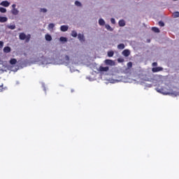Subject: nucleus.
<instances>
[{"label": "nucleus", "mask_w": 179, "mask_h": 179, "mask_svg": "<svg viewBox=\"0 0 179 179\" xmlns=\"http://www.w3.org/2000/svg\"><path fill=\"white\" fill-rule=\"evenodd\" d=\"M20 40H25V43H29L30 41V38H31V36L30 34H28L26 36V34L21 33L20 34Z\"/></svg>", "instance_id": "1"}, {"label": "nucleus", "mask_w": 179, "mask_h": 179, "mask_svg": "<svg viewBox=\"0 0 179 179\" xmlns=\"http://www.w3.org/2000/svg\"><path fill=\"white\" fill-rule=\"evenodd\" d=\"M105 64L106 65H109L110 66H114V65H115V62L111 59H106Z\"/></svg>", "instance_id": "2"}, {"label": "nucleus", "mask_w": 179, "mask_h": 179, "mask_svg": "<svg viewBox=\"0 0 179 179\" xmlns=\"http://www.w3.org/2000/svg\"><path fill=\"white\" fill-rule=\"evenodd\" d=\"M152 72L156 73V72H160L163 71V67H154L152 69Z\"/></svg>", "instance_id": "3"}, {"label": "nucleus", "mask_w": 179, "mask_h": 179, "mask_svg": "<svg viewBox=\"0 0 179 179\" xmlns=\"http://www.w3.org/2000/svg\"><path fill=\"white\" fill-rule=\"evenodd\" d=\"M0 5L1 6H5V8H8L10 5V3H9L8 1H2Z\"/></svg>", "instance_id": "4"}, {"label": "nucleus", "mask_w": 179, "mask_h": 179, "mask_svg": "<svg viewBox=\"0 0 179 179\" xmlns=\"http://www.w3.org/2000/svg\"><path fill=\"white\" fill-rule=\"evenodd\" d=\"M130 54L131 52L128 49H126L122 52V55H124V57H129Z\"/></svg>", "instance_id": "5"}, {"label": "nucleus", "mask_w": 179, "mask_h": 179, "mask_svg": "<svg viewBox=\"0 0 179 179\" xmlns=\"http://www.w3.org/2000/svg\"><path fill=\"white\" fill-rule=\"evenodd\" d=\"M110 69V68L108 66H106V67H103V66H100L99 67V71L101 72H108V71Z\"/></svg>", "instance_id": "6"}, {"label": "nucleus", "mask_w": 179, "mask_h": 179, "mask_svg": "<svg viewBox=\"0 0 179 179\" xmlns=\"http://www.w3.org/2000/svg\"><path fill=\"white\" fill-rule=\"evenodd\" d=\"M68 29H69V27L66 25H62L60 27L61 31H68Z\"/></svg>", "instance_id": "7"}, {"label": "nucleus", "mask_w": 179, "mask_h": 179, "mask_svg": "<svg viewBox=\"0 0 179 179\" xmlns=\"http://www.w3.org/2000/svg\"><path fill=\"white\" fill-rule=\"evenodd\" d=\"M10 51H11V49L9 46H6L3 48V52H6V54H8V53L10 52Z\"/></svg>", "instance_id": "8"}, {"label": "nucleus", "mask_w": 179, "mask_h": 179, "mask_svg": "<svg viewBox=\"0 0 179 179\" xmlns=\"http://www.w3.org/2000/svg\"><path fill=\"white\" fill-rule=\"evenodd\" d=\"M5 22H8V17H0V23H5Z\"/></svg>", "instance_id": "9"}, {"label": "nucleus", "mask_w": 179, "mask_h": 179, "mask_svg": "<svg viewBox=\"0 0 179 179\" xmlns=\"http://www.w3.org/2000/svg\"><path fill=\"white\" fill-rule=\"evenodd\" d=\"M45 38L46 41H51V40H52V37H51V35H50V34H46L45 36Z\"/></svg>", "instance_id": "10"}, {"label": "nucleus", "mask_w": 179, "mask_h": 179, "mask_svg": "<svg viewBox=\"0 0 179 179\" xmlns=\"http://www.w3.org/2000/svg\"><path fill=\"white\" fill-rule=\"evenodd\" d=\"M78 37L80 41H85V36H83V34H79Z\"/></svg>", "instance_id": "11"}, {"label": "nucleus", "mask_w": 179, "mask_h": 179, "mask_svg": "<svg viewBox=\"0 0 179 179\" xmlns=\"http://www.w3.org/2000/svg\"><path fill=\"white\" fill-rule=\"evenodd\" d=\"M119 26L120 27H124V26H125V21L124 20H120L119 21Z\"/></svg>", "instance_id": "12"}, {"label": "nucleus", "mask_w": 179, "mask_h": 179, "mask_svg": "<svg viewBox=\"0 0 179 179\" xmlns=\"http://www.w3.org/2000/svg\"><path fill=\"white\" fill-rule=\"evenodd\" d=\"M105 27L107 30H108V31H113V30H114L108 24H106Z\"/></svg>", "instance_id": "13"}, {"label": "nucleus", "mask_w": 179, "mask_h": 179, "mask_svg": "<svg viewBox=\"0 0 179 179\" xmlns=\"http://www.w3.org/2000/svg\"><path fill=\"white\" fill-rule=\"evenodd\" d=\"M99 24L100 26H104V24H106V22L104 21V20L101 18L99 20Z\"/></svg>", "instance_id": "14"}, {"label": "nucleus", "mask_w": 179, "mask_h": 179, "mask_svg": "<svg viewBox=\"0 0 179 179\" xmlns=\"http://www.w3.org/2000/svg\"><path fill=\"white\" fill-rule=\"evenodd\" d=\"M118 50H124L125 48V45L124 43H120L117 45Z\"/></svg>", "instance_id": "15"}, {"label": "nucleus", "mask_w": 179, "mask_h": 179, "mask_svg": "<svg viewBox=\"0 0 179 179\" xmlns=\"http://www.w3.org/2000/svg\"><path fill=\"white\" fill-rule=\"evenodd\" d=\"M152 31H154L155 33H160V29H159V28L154 27L152 28Z\"/></svg>", "instance_id": "16"}, {"label": "nucleus", "mask_w": 179, "mask_h": 179, "mask_svg": "<svg viewBox=\"0 0 179 179\" xmlns=\"http://www.w3.org/2000/svg\"><path fill=\"white\" fill-rule=\"evenodd\" d=\"M16 62H17V60L16 59H11L10 60V64L11 65H15Z\"/></svg>", "instance_id": "17"}, {"label": "nucleus", "mask_w": 179, "mask_h": 179, "mask_svg": "<svg viewBox=\"0 0 179 179\" xmlns=\"http://www.w3.org/2000/svg\"><path fill=\"white\" fill-rule=\"evenodd\" d=\"M11 12H12V14H13V15H15L19 13V10H17V9H16V8H13V9L11 10Z\"/></svg>", "instance_id": "18"}, {"label": "nucleus", "mask_w": 179, "mask_h": 179, "mask_svg": "<svg viewBox=\"0 0 179 179\" xmlns=\"http://www.w3.org/2000/svg\"><path fill=\"white\" fill-rule=\"evenodd\" d=\"M108 57H114V51H113V50L108 51Z\"/></svg>", "instance_id": "19"}, {"label": "nucleus", "mask_w": 179, "mask_h": 179, "mask_svg": "<svg viewBox=\"0 0 179 179\" xmlns=\"http://www.w3.org/2000/svg\"><path fill=\"white\" fill-rule=\"evenodd\" d=\"M5 90V88H3V83H2L1 81H0V92H3Z\"/></svg>", "instance_id": "20"}, {"label": "nucleus", "mask_w": 179, "mask_h": 179, "mask_svg": "<svg viewBox=\"0 0 179 179\" xmlns=\"http://www.w3.org/2000/svg\"><path fill=\"white\" fill-rule=\"evenodd\" d=\"M71 36L72 37H78V32H76V31H72Z\"/></svg>", "instance_id": "21"}, {"label": "nucleus", "mask_w": 179, "mask_h": 179, "mask_svg": "<svg viewBox=\"0 0 179 179\" xmlns=\"http://www.w3.org/2000/svg\"><path fill=\"white\" fill-rule=\"evenodd\" d=\"M0 12L1 13H6V8H5L3 7H0Z\"/></svg>", "instance_id": "22"}, {"label": "nucleus", "mask_w": 179, "mask_h": 179, "mask_svg": "<svg viewBox=\"0 0 179 179\" xmlns=\"http://www.w3.org/2000/svg\"><path fill=\"white\" fill-rule=\"evenodd\" d=\"M59 41H62V42H66L67 39H66V38H65L64 36H61L60 38H59Z\"/></svg>", "instance_id": "23"}, {"label": "nucleus", "mask_w": 179, "mask_h": 179, "mask_svg": "<svg viewBox=\"0 0 179 179\" xmlns=\"http://www.w3.org/2000/svg\"><path fill=\"white\" fill-rule=\"evenodd\" d=\"M127 68L129 69H131V68H132V62H129L127 63Z\"/></svg>", "instance_id": "24"}, {"label": "nucleus", "mask_w": 179, "mask_h": 179, "mask_svg": "<svg viewBox=\"0 0 179 179\" xmlns=\"http://www.w3.org/2000/svg\"><path fill=\"white\" fill-rule=\"evenodd\" d=\"M173 17H179V12L176 11L173 13Z\"/></svg>", "instance_id": "25"}, {"label": "nucleus", "mask_w": 179, "mask_h": 179, "mask_svg": "<svg viewBox=\"0 0 179 179\" xmlns=\"http://www.w3.org/2000/svg\"><path fill=\"white\" fill-rule=\"evenodd\" d=\"M49 29H54V27H55V24H54L53 23H50L48 25Z\"/></svg>", "instance_id": "26"}, {"label": "nucleus", "mask_w": 179, "mask_h": 179, "mask_svg": "<svg viewBox=\"0 0 179 179\" xmlns=\"http://www.w3.org/2000/svg\"><path fill=\"white\" fill-rule=\"evenodd\" d=\"M75 5L76 6H82V3L80 1H75Z\"/></svg>", "instance_id": "27"}, {"label": "nucleus", "mask_w": 179, "mask_h": 179, "mask_svg": "<svg viewBox=\"0 0 179 179\" xmlns=\"http://www.w3.org/2000/svg\"><path fill=\"white\" fill-rule=\"evenodd\" d=\"M8 28H10L11 30H15V29H16V26L15 25H10L8 27Z\"/></svg>", "instance_id": "28"}, {"label": "nucleus", "mask_w": 179, "mask_h": 179, "mask_svg": "<svg viewBox=\"0 0 179 179\" xmlns=\"http://www.w3.org/2000/svg\"><path fill=\"white\" fill-rule=\"evenodd\" d=\"M159 25L161 27H164V22H163L162 21H159Z\"/></svg>", "instance_id": "29"}, {"label": "nucleus", "mask_w": 179, "mask_h": 179, "mask_svg": "<svg viewBox=\"0 0 179 179\" xmlns=\"http://www.w3.org/2000/svg\"><path fill=\"white\" fill-rule=\"evenodd\" d=\"M110 22H111L112 24H115V19L111 18Z\"/></svg>", "instance_id": "30"}, {"label": "nucleus", "mask_w": 179, "mask_h": 179, "mask_svg": "<svg viewBox=\"0 0 179 179\" xmlns=\"http://www.w3.org/2000/svg\"><path fill=\"white\" fill-rule=\"evenodd\" d=\"M41 12L45 13L47 12V10L45 8H41Z\"/></svg>", "instance_id": "31"}, {"label": "nucleus", "mask_w": 179, "mask_h": 179, "mask_svg": "<svg viewBox=\"0 0 179 179\" xmlns=\"http://www.w3.org/2000/svg\"><path fill=\"white\" fill-rule=\"evenodd\" d=\"M3 48V42L0 41V48Z\"/></svg>", "instance_id": "32"}, {"label": "nucleus", "mask_w": 179, "mask_h": 179, "mask_svg": "<svg viewBox=\"0 0 179 179\" xmlns=\"http://www.w3.org/2000/svg\"><path fill=\"white\" fill-rule=\"evenodd\" d=\"M65 59H66V61L69 62V56L66 55L65 56Z\"/></svg>", "instance_id": "33"}, {"label": "nucleus", "mask_w": 179, "mask_h": 179, "mask_svg": "<svg viewBox=\"0 0 179 179\" xmlns=\"http://www.w3.org/2000/svg\"><path fill=\"white\" fill-rule=\"evenodd\" d=\"M152 66H157V62H153Z\"/></svg>", "instance_id": "34"}, {"label": "nucleus", "mask_w": 179, "mask_h": 179, "mask_svg": "<svg viewBox=\"0 0 179 179\" xmlns=\"http://www.w3.org/2000/svg\"><path fill=\"white\" fill-rule=\"evenodd\" d=\"M158 92H159V93H163L164 94H167V93L163 92L162 91V90H159Z\"/></svg>", "instance_id": "35"}, {"label": "nucleus", "mask_w": 179, "mask_h": 179, "mask_svg": "<svg viewBox=\"0 0 179 179\" xmlns=\"http://www.w3.org/2000/svg\"><path fill=\"white\" fill-rule=\"evenodd\" d=\"M13 8L15 9V8H16V4H13Z\"/></svg>", "instance_id": "36"}, {"label": "nucleus", "mask_w": 179, "mask_h": 179, "mask_svg": "<svg viewBox=\"0 0 179 179\" xmlns=\"http://www.w3.org/2000/svg\"><path fill=\"white\" fill-rule=\"evenodd\" d=\"M117 61H118V62H122V61H121L120 59H118Z\"/></svg>", "instance_id": "37"}, {"label": "nucleus", "mask_w": 179, "mask_h": 179, "mask_svg": "<svg viewBox=\"0 0 179 179\" xmlns=\"http://www.w3.org/2000/svg\"><path fill=\"white\" fill-rule=\"evenodd\" d=\"M173 1H177V0H173Z\"/></svg>", "instance_id": "38"}]
</instances>
